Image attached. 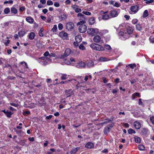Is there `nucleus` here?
Listing matches in <instances>:
<instances>
[{
	"label": "nucleus",
	"instance_id": "nucleus-1",
	"mask_svg": "<svg viewBox=\"0 0 154 154\" xmlns=\"http://www.w3.org/2000/svg\"><path fill=\"white\" fill-rule=\"evenodd\" d=\"M85 23V21L83 20L78 23L77 25H79V30L80 33H83L87 31V26L85 24H84Z\"/></svg>",
	"mask_w": 154,
	"mask_h": 154
},
{
	"label": "nucleus",
	"instance_id": "nucleus-2",
	"mask_svg": "<svg viewBox=\"0 0 154 154\" xmlns=\"http://www.w3.org/2000/svg\"><path fill=\"white\" fill-rule=\"evenodd\" d=\"M90 46L92 48L97 51H102L104 50V48L98 44L92 43L90 45Z\"/></svg>",
	"mask_w": 154,
	"mask_h": 154
},
{
	"label": "nucleus",
	"instance_id": "nucleus-3",
	"mask_svg": "<svg viewBox=\"0 0 154 154\" xmlns=\"http://www.w3.org/2000/svg\"><path fill=\"white\" fill-rule=\"evenodd\" d=\"M99 32V30L97 28H90L88 29L87 33L89 35L94 36L95 34H97Z\"/></svg>",
	"mask_w": 154,
	"mask_h": 154
},
{
	"label": "nucleus",
	"instance_id": "nucleus-4",
	"mask_svg": "<svg viewBox=\"0 0 154 154\" xmlns=\"http://www.w3.org/2000/svg\"><path fill=\"white\" fill-rule=\"evenodd\" d=\"M75 25L72 22H69L66 23L65 28L68 31H72L74 28Z\"/></svg>",
	"mask_w": 154,
	"mask_h": 154
},
{
	"label": "nucleus",
	"instance_id": "nucleus-5",
	"mask_svg": "<svg viewBox=\"0 0 154 154\" xmlns=\"http://www.w3.org/2000/svg\"><path fill=\"white\" fill-rule=\"evenodd\" d=\"M71 53V50L69 48L66 49L65 51V52L64 54L61 56V58H62L65 57H67Z\"/></svg>",
	"mask_w": 154,
	"mask_h": 154
},
{
	"label": "nucleus",
	"instance_id": "nucleus-6",
	"mask_svg": "<svg viewBox=\"0 0 154 154\" xmlns=\"http://www.w3.org/2000/svg\"><path fill=\"white\" fill-rule=\"evenodd\" d=\"M71 7L75 10V12L76 13H79L82 11L81 9L78 8V6L77 5H72L71 6Z\"/></svg>",
	"mask_w": 154,
	"mask_h": 154
},
{
	"label": "nucleus",
	"instance_id": "nucleus-7",
	"mask_svg": "<svg viewBox=\"0 0 154 154\" xmlns=\"http://www.w3.org/2000/svg\"><path fill=\"white\" fill-rule=\"evenodd\" d=\"M130 9L132 12L136 13L138 10V7L136 5L133 6L131 7Z\"/></svg>",
	"mask_w": 154,
	"mask_h": 154
},
{
	"label": "nucleus",
	"instance_id": "nucleus-8",
	"mask_svg": "<svg viewBox=\"0 0 154 154\" xmlns=\"http://www.w3.org/2000/svg\"><path fill=\"white\" fill-rule=\"evenodd\" d=\"M118 15L117 11L114 10L111 11L110 12V15L112 17H116Z\"/></svg>",
	"mask_w": 154,
	"mask_h": 154
},
{
	"label": "nucleus",
	"instance_id": "nucleus-9",
	"mask_svg": "<svg viewBox=\"0 0 154 154\" xmlns=\"http://www.w3.org/2000/svg\"><path fill=\"white\" fill-rule=\"evenodd\" d=\"M134 126L135 128L137 129H139L141 127V124L138 121H135L134 123Z\"/></svg>",
	"mask_w": 154,
	"mask_h": 154
},
{
	"label": "nucleus",
	"instance_id": "nucleus-10",
	"mask_svg": "<svg viewBox=\"0 0 154 154\" xmlns=\"http://www.w3.org/2000/svg\"><path fill=\"white\" fill-rule=\"evenodd\" d=\"M59 35L63 39H65L67 36V34L66 32L62 31L60 33Z\"/></svg>",
	"mask_w": 154,
	"mask_h": 154
},
{
	"label": "nucleus",
	"instance_id": "nucleus-11",
	"mask_svg": "<svg viewBox=\"0 0 154 154\" xmlns=\"http://www.w3.org/2000/svg\"><path fill=\"white\" fill-rule=\"evenodd\" d=\"M101 39L100 36L99 35H96L93 38V40L94 42L96 43L99 42Z\"/></svg>",
	"mask_w": 154,
	"mask_h": 154
},
{
	"label": "nucleus",
	"instance_id": "nucleus-12",
	"mask_svg": "<svg viewBox=\"0 0 154 154\" xmlns=\"http://www.w3.org/2000/svg\"><path fill=\"white\" fill-rule=\"evenodd\" d=\"M85 64L83 62H81L78 63L76 67L78 68H81L85 66Z\"/></svg>",
	"mask_w": 154,
	"mask_h": 154
},
{
	"label": "nucleus",
	"instance_id": "nucleus-13",
	"mask_svg": "<svg viewBox=\"0 0 154 154\" xmlns=\"http://www.w3.org/2000/svg\"><path fill=\"white\" fill-rule=\"evenodd\" d=\"M85 146L87 148L91 149L94 146V144L91 142H88L86 144Z\"/></svg>",
	"mask_w": 154,
	"mask_h": 154
},
{
	"label": "nucleus",
	"instance_id": "nucleus-14",
	"mask_svg": "<svg viewBox=\"0 0 154 154\" xmlns=\"http://www.w3.org/2000/svg\"><path fill=\"white\" fill-rule=\"evenodd\" d=\"M99 60L101 62H105L109 60V59L105 57H100L99 58Z\"/></svg>",
	"mask_w": 154,
	"mask_h": 154
},
{
	"label": "nucleus",
	"instance_id": "nucleus-15",
	"mask_svg": "<svg viewBox=\"0 0 154 154\" xmlns=\"http://www.w3.org/2000/svg\"><path fill=\"white\" fill-rule=\"evenodd\" d=\"M89 24V25H92L95 22V19L94 17H92L89 19L88 20Z\"/></svg>",
	"mask_w": 154,
	"mask_h": 154
},
{
	"label": "nucleus",
	"instance_id": "nucleus-16",
	"mask_svg": "<svg viewBox=\"0 0 154 154\" xmlns=\"http://www.w3.org/2000/svg\"><path fill=\"white\" fill-rule=\"evenodd\" d=\"M26 20L27 22L30 23H33L34 21L33 19L30 17H27Z\"/></svg>",
	"mask_w": 154,
	"mask_h": 154
},
{
	"label": "nucleus",
	"instance_id": "nucleus-17",
	"mask_svg": "<svg viewBox=\"0 0 154 154\" xmlns=\"http://www.w3.org/2000/svg\"><path fill=\"white\" fill-rule=\"evenodd\" d=\"M110 18V16L108 14H105L103 15L102 19L104 20H107Z\"/></svg>",
	"mask_w": 154,
	"mask_h": 154
},
{
	"label": "nucleus",
	"instance_id": "nucleus-18",
	"mask_svg": "<svg viewBox=\"0 0 154 154\" xmlns=\"http://www.w3.org/2000/svg\"><path fill=\"white\" fill-rule=\"evenodd\" d=\"M35 34L34 32H31L29 35V38L30 40H32L34 39Z\"/></svg>",
	"mask_w": 154,
	"mask_h": 154
},
{
	"label": "nucleus",
	"instance_id": "nucleus-19",
	"mask_svg": "<svg viewBox=\"0 0 154 154\" xmlns=\"http://www.w3.org/2000/svg\"><path fill=\"white\" fill-rule=\"evenodd\" d=\"M26 34V32L24 31L23 30H20L18 32V34L19 35V36L20 37H23Z\"/></svg>",
	"mask_w": 154,
	"mask_h": 154
},
{
	"label": "nucleus",
	"instance_id": "nucleus-20",
	"mask_svg": "<svg viewBox=\"0 0 154 154\" xmlns=\"http://www.w3.org/2000/svg\"><path fill=\"white\" fill-rule=\"evenodd\" d=\"M75 40L77 42H80L82 40V37L80 35H77L75 38Z\"/></svg>",
	"mask_w": 154,
	"mask_h": 154
},
{
	"label": "nucleus",
	"instance_id": "nucleus-21",
	"mask_svg": "<svg viewBox=\"0 0 154 154\" xmlns=\"http://www.w3.org/2000/svg\"><path fill=\"white\" fill-rule=\"evenodd\" d=\"M110 129V128L107 126L104 128V132L105 134H107L109 132Z\"/></svg>",
	"mask_w": 154,
	"mask_h": 154
},
{
	"label": "nucleus",
	"instance_id": "nucleus-22",
	"mask_svg": "<svg viewBox=\"0 0 154 154\" xmlns=\"http://www.w3.org/2000/svg\"><path fill=\"white\" fill-rule=\"evenodd\" d=\"M94 65V62L91 61H89L87 64V66L89 68L93 66Z\"/></svg>",
	"mask_w": 154,
	"mask_h": 154
},
{
	"label": "nucleus",
	"instance_id": "nucleus-23",
	"mask_svg": "<svg viewBox=\"0 0 154 154\" xmlns=\"http://www.w3.org/2000/svg\"><path fill=\"white\" fill-rule=\"evenodd\" d=\"M133 32V29L131 27H129L127 28V32L130 35L132 34Z\"/></svg>",
	"mask_w": 154,
	"mask_h": 154
},
{
	"label": "nucleus",
	"instance_id": "nucleus-24",
	"mask_svg": "<svg viewBox=\"0 0 154 154\" xmlns=\"http://www.w3.org/2000/svg\"><path fill=\"white\" fill-rule=\"evenodd\" d=\"M60 18L61 20H63L66 19L67 17V15L65 14H61L60 16Z\"/></svg>",
	"mask_w": 154,
	"mask_h": 154
},
{
	"label": "nucleus",
	"instance_id": "nucleus-25",
	"mask_svg": "<svg viewBox=\"0 0 154 154\" xmlns=\"http://www.w3.org/2000/svg\"><path fill=\"white\" fill-rule=\"evenodd\" d=\"M79 147H76L75 148L73 149L71 151V154H75L77 151L79 149Z\"/></svg>",
	"mask_w": 154,
	"mask_h": 154
},
{
	"label": "nucleus",
	"instance_id": "nucleus-26",
	"mask_svg": "<svg viewBox=\"0 0 154 154\" xmlns=\"http://www.w3.org/2000/svg\"><path fill=\"white\" fill-rule=\"evenodd\" d=\"M11 12L13 13L16 14L17 12V10L15 8L13 7L11 9Z\"/></svg>",
	"mask_w": 154,
	"mask_h": 154
},
{
	"label": "nucleus",
	"instance_id": "nucleus-27",
	"mask_svg": "<svg viewBox=\"0 0 154 154\" xmlns=\"http://www.w3.org/2000/svg\"><path fill=\"white\" fill-rule=\"evenodd\" d=\"M148 16V11L147 10H145L143 13V18H145Z\"/></svg>",
	"mask_w": 154,
	"mask_h": 154
},
{
	"label": "nucleus",
	"instance_id": "nucleus-28",
	"mask_svg": "<svg viewBox=\"0 0 154 154\" xmlns=\"http://www.w3.org/2000/svg\"><path fill=\"white\" fill-rule=\"evenodd\" d=\"M134 138L135 139V141L136 143H140L141 139L140 137H135Z\"/></svg>",
	"mask_w": 154,
	"mask_h": 154
},
{
	"label": "nucleus",
	"instance_id": "nucleus-29",
	"mask_svg": "<svg viewBox=\"0 0 154 154\" xmlns=\"http://www.w3.org/2000/svg\"><path fill=\"white\" fill-rule=\"evenodd\" d=\"M44 29L42 28L39 31L38 34L40 36L42 37L43 35L42 32H43Z\"/></svg>",
	"mask_w": 154,
	"mask_h": 154
},
{
	"label": "nucleus",
	"instance_id": "nucleus-30",
	"mask_svg": "<svg viewBox=\"0 0 154 154\" xmlns=\"http://www.w3.org/2000/svg\"><path fill=\"white\" fill-rule=\"evenodd\" d=\"M138 149L140 150H143L145 149V147L143 145H140L138 146Z\"/></svg>",
	"mask_w": 154,
	"mask_h": 154
},
{
	"label": "nucleus",
	"instance_id": "nucleus-31",
	"mask_svg": "<svg viewBox=\"0 0 154 154\" xmlns=\"http://www.w3.org/2000/svg\"><path fill=\"white\" fill-rule=\"evenodd\" d=\"M57 29V26L56 25H54V26L53 27L51 31L54 32H56Z\"/></svg>",
	"mask_w": 154,
	"mask_h": 154
},
{
	"label": "nucleus",
	"instance_id": "nucleus-32",
	"mask_svg": "<svg viewBox=\"0 0 154 154\" xmlns=\"http://www.w3.org/2000/svg\"><path fill=\"white\" fill-rule=\"evenodd\" d=\"M128 132L130 134H131L132 133L135 134L136 133L135 131L133 129L130 128L128 130Z\"/></svg>",
	"mask_w": 154,
	"mask_h": 154
},
{
	"label": "nucleus",
	"instance_id": "nucleus-33",
	"mask_svg": "<svg viewBox=\"0 0 154 154\" xmlns=\"http://www.w3.org/2000/svg\"><path fill=\"white\" fill-rule=\"evenodd\" d=\"M9 25V22H5L3 23V24H2L1 25H2V27L3 28H5L8 26Z\"/></svg>",
	"mask_w": 154,
	"mask_h": 154
},
{
	"label": "nucleus",
	"instance_id": "nucleus-34",
	"mask_svg": "<svg viewBox=\"0 0 154 154\" xmlns=\"http://www.w3.org/2000/svg\"><path fill=\"white\" fill-rule=\"evenodd\" d=\"M11 112L8 111H6V115L8 117H11V116L12 115Z\"/></svg>",
	"mask_w": 154,
	"mask_h": 154
},
{
	"label": "nucleus",
	"instance_id": "nucleus-35",
	"mask_svg": "<svg viewBox=\"0 0 154 154\" xmlns=\"http://www.w3.org/2000/svg\"><path fill=\"white\" fill-rule=\"evenodd\" d=\"M63 25L61 23H60L58 24V29H59V30H61L63 29Z\"/></svg>",
	"mask_w": 154,
	"mask_h": 154
},
{
	"label": "nucleus",
	"instance_id": "nucleus-36",
	"mask_svg": "<svg viewBox=\"0 0 154 154\" xmlns=\"http://www.w3.org/2000/svg\"><path fill=\"white\" fill-rule=\"evenodd\" d=\"M10 9L8 8H5L4 10V12L6 14H8L10 12Z\"/></svg>",
	"mask_w": 154,
	"mask_h": 154
},
{
	"label": "nucleus",
	"instance_id": "nucleus-37",
	"mask_svg": "<svg viewBox=\"0 0 154 154\" xmlns=\"http://www.w3.org/2000/svg\"><path fill=\"white\" fill-rule=\"evenodd\" d=\"M67 75L66 74H63L61 77V79L65 80L66 79Z\"/></svg>",
	"mask_w": 154,
	"mask_h": 154
},
{
	"label": "nucleus",
	"instance_id": "nucleus-38",
	"mask_svg": "<svg viewBox=\"0 0 154 154\" xmlns=\"http://www.w3.org/2000/svg\"><path fill=\"white\" fill-rule=\"evenodd\" d=\"M136 28L138 30H140L141 29L142 27L139 24L136 25Z\"/></svg>",
	"mask_w": 154,
	"mask_h": 154
},
{
	"label": "nucleus",
	"instance_id": "nucleus-39",
	"mask_svg": "<svg viewBox=\"0 0 154 154\" xmlns=\"http://www.w3.org/2000/svg\"><path fill=\"white\" fill-rule=\"evenodd\" d=\"M79 48L82 50H85V48L82 44H81L79 47Z\"/></svg>",
	"mask_w": 154,
	"mask_h": 154
},
{
	"label": "nucleus",
	"instance_id": "nucleus-40",
	"mask_svg": "<svg viewBox=\"0 0 154 154\" xmlns=\"http://www.w3.org/2000/svg\"><path fill=\"white\" fill-rule=\"evenodd\" d=\"M104 48L106 49L109 50H110L111 49V48L110 46L108 45H105L104 46Z\"/></svg>",
	"mask_w": 154,
	"mask_h": 154
},
{
	"label": "nucleus",
	"instance_id": "nucleus-41",
	"mask_svg": "<svg viewBox=\"0 0 154 154\" xmlns=\"http://www.w3.org/2000/svg\"><path fill=\"white\" fill-rule=\"evenodd\" d=\"M131 68L133 69L134 67H135L136 66V64L135 63H133V64H129L128 65Z\"/></svg>",
	"mask_w": 154,
	"mask_h": 154
},
{
	"label": "nucleus",
	"instance_id": "nucleus-42",
	"mask_svg": "<svg viewBox=\"0 0 154 154\" xmlns=\"http://www.w3.org/2000/svg\"><path fill=\"white\" fill-rule=\"evenodd\" d=\"M21 64L23 66H25L26 68H28L27 63L25 62H21Z\"/></svg>",
	"mask_w": 154,
	"mask_h": 154
},
{
	"label": "nucleus",
	"instance_id": "nucleus-43",
	"mask_svg": "<svg viewBox=\"0 0 154 154\" xmlns=\"http://www.w3.org/2000/svg\"><path fill=\"white\" fill-rule=\"evenodd\" d=\"M13 1L12 0H9L8 1H5L4 2V4H12L13 3Z\"/></svg>",
	"mask_w": 154,
	"mask_h": 154
},
{
	"label": "nucleus",
	"instance_id": "nucleus-44",
	"mask_svg": "<svg viewBox=\"0 0 154 154\" xmlns=\"http://www.w3.org/2000/svg\"><path fill=\"white\" fill-rule=\"evenodd\" d=\"M82 13L83 14H84L86 15H91V14L90 12H87V11H83L82 12Z\"/></svg>",
	"mask_w": 154,
	"mask_h": 154
},
{
	"label": "nucleus",
	"instance_id": "nucleus-45",
	"mask_svg": "<svg viewBox=\"0 0 154 154\" xmlns=\"http://www.w3.org/2000/svg\"><path fill=\"white\" fill-rule=\"evenodd\" d=\"M53 2L50 0H49L47 2V4L48 5H50L53 4Z\"/></svg>",
	"mask_w": 154,
	"mask_h": 154
},
{
	"label": "nucleus",
	"instance_id": "nucleus-46",
	"mask_svg": "<svg viewBox=\"0 0 154 154\" xmlns=\"http://www.w3.org/2000/svg\"><path fill=\"white\" fill-rule=\"evenodd\" d=\"M113 6L115 7H116L117 8L119 7L120 6V4L119 3H118L117 2H116L115 3L114 5H113Z\"/></svg>",
	"mask_w": 154,
	"mask_h": 154
},
{
	"label": "nucleus",
	"instance_id": "nucleus-47",
	"mask_svg": "<svg viewBox=\"0 0 154 154\" xmlns=\"http://www.w3.org/2000/svg\"><path fill=\"white\" fill-rule=\"evenodd\" d=\"M110 121V120H107L106 121H105L104 122H103L100 124L103 125L104 124H106L108 122H109Z\"/></svg>",
	"mask_w": 154,
	"mask_h": 154
},
{
	"label": "nucleus",
	"instance_id": "nucleus-48",
	"mask_svg": "<svg viewBox=\"0 0 154 154\" xmlns=\"http://www.w3.org/2000/svg\"><path fill=\"white\" fill-rule=\"evenodd\" d=\"M132 96H134V97L135 96H137L138 97H140V94L138 93H134V94H133L132 95Z\"/></svg>",
	"mask_w": 154,
	"mask_h": 154
},
{
	"label": "nucleus",
	"instance_id": "nucleus-49",
	"mask_svg": "<svg viewBox=\"0 0 154 154\" xmlns=\"http://www.w3.org/2000/svg\"><path fill=\"white\" fill-rule=\"evenodd\" d=\"M150 119L152 123L154 124V116H152L150 117Z\"/></svg>",
	"mask_w": 154,
	"mask_h": 154
},
{
	"label": "nucleus",
	"instance_id": "nucleus-50",
	"mask_svg": "<svg viewBox=\"0 0 154 154\" xmlns=\"http://www.w3.org/2000/svg\"><path fill=\"white\" fill-rule=\"evenodd\" d=\"M37 45L39 48H43V46H42V44L40 43L37 44Z\"/></svg>",
	"mask_w": 154,
	"mask_h": 154
},
{
	"label": "nucleus",
	"instance_id": "nucleus-51",
	"mask_svg": "<svg viewBox=\"0 0 154 154\" xmlns=\"http://www.w3.org/2000/svg\"><path fill=\"white\" fill-rule=\"evenodd\" d=\"M54 5L55 7H58L60 6L59 4L57 2H55L54 3Z\"/></svg>",
	"mask_w": 154,
	"mask_h": 154
},
{
	"label": "nucleus",
	"instance_id": "nucleus-52",
	"mask_svg": "<svg viewBox=\"0 0 154 154\" xmlns=\"http://www.w3.org/2000/svg\"><path fill=\"white\" fill-rule=\"evenodd\" d=\"M119 35L121 36H123L124 35V33L123 32L121 31L118 33Z\"/></svg>",
	"mask_w": 154,
	"mask_h": 154
},
{
	"label": "nucleus",
	"instance_id": "nucleus-53",
	"mask_svg": "<svg viewBox=\"0 0 154 154\" xmlns=\"http://www.w3.org/2000/svg\"><path fill=\"white\" fill-rule=\"evenodd\" d=\"M49 53L48 51H46L45 52V53L44 54V55L46 57H48L49 56Z\"/></svg>",
	"mask_w": 154,
	"mask_h": 154
},
{
	"label": "nucleus",
	"instance_id": "nucleus-54",
	"mask_svg": "<svg viewBox=\"0 0 154 154\" xmlns=\"http://www.w3.org/2000/svg\"><path fill=\"white\" fill-rule=\"evenodd\" d=\"M42 59L47 60L49 61H51V60L48 57H44L43 59L42 58Z\"/></svg>",
	"mask_w": 154,
	"mask_h": 154
},
{
	"label": "nucleus",
	"instance_id": "nucleus-55",
	"mask_svg": "<svg viewBox=\"0 0 154 154\" xmlns=\"http://www.w3.org/2000/svg\"><path fill=\"white\" fill-rule=\"evenodd\" d=\"M77 16L80 18L81 17H83V15L81 13H79L77 14Z\"/></svg>",
	"mask_w": 154,
	"mask_h": 154
},
{
	"label": "nucleus",
	"instance_id": "nucleus-56",
	"mask_svg": "<svg viewBox=\"0 0 154 154\" xmlns=\"http://www.w3.org/2000/svg\"><path fill=\"white\" fill-rule=\"evenodd\" d=\"M123 125L125 128H128L129 126V125L128 123H123Z\"/></svg>",
	"mask_w": 154,
	"mask_h": 154
},
{
	"label": "nucleus",
	"instance_id": "nucleus-57",
	"mask_svg": "<svg viewBox=\"0 0 154 154\" xmlns=\"http://www.w3.org/2000/svg\"><path fill=\"white\" fill-rule=\"evenodd\" d=\"M53 116L52 115H50L48 116H47L46 117V119H50Z\"/></svg>",
	"mask_w": 154,
	"mask_h": 154
},
{
	"label": "nucleus",
	"instance_id": "nucleus-58",
	"mask_svg": "<svg viewBox=\"0 0 154 154\" xmlns=\"http://www.w3.org/2000/svg\"><path fill=\"white\" fill-rule=\"evenodd\" d=\"M139 104L140 105H143V103L141 99H139Z\"/></svg>",
	"mask_w": 154,
	"mask_h": 154
},
{
	"label": "nucleus",
	"instance_id": "nucleus-59",
	"mask_svg": "<svg viewBox=\"0 0 154 154\" xmlns=\"http://www.w3.org/2000/svg\"><path fill=\"white\" fill-rule=\"evenodd\" d=\"M126 18L127 20H128L130 18V16L127 15H125L124 16Z\"/></svg>",
	"mask_w": 154,
	"mask_h": 154
},
{
	"label": "nucleus",
	"instance_id": "nucleus-60",
	"mask_svg": "<svg viewBox=\"0 0 154 154\" xmlns=\"http://www.w3.org/2000/svg\"><path fill=\"white\" fill-rule=\"evenodd\" d=\"M85 16L83 15V17H81L80 18V20H85Z\"/></svg>",
	"mask_w": 154,
	"mask_h": 154
},
{
	"label": "nucleus",
	"instance_id": "nucleus-61",
	"mask_svg": "<svg viewBox=\"0 0 154 154\" xmlns=\"http://www.w3.org/2000/svg\"><path fill=\"white\" fill-rule=\"evenodd\" d=\"M19 10L21 11H22L25 10V8L24 7H21L20 8Z\"/></svg>",
	"mask_w": 154,
	"mask_h": 154
},
{
	"label": "nucleus",
	"instance_id": "nucleus-62",
	"mask_svg": "<svg viewBox=\"0 0 154 154\" xmlns=\"http://www.w3.org/2000/svg\"><path fill=\"white\" fill-rule=\"evenodd\" d=\"M47 22L48 23H50L51 22V17L48 18L47 20Z\"/></svg>",
	"mask_w": 154,
	"mask_h": 154
},
{
	"label": "nucleus",
	"instance_id": "nucleus-63",
	"mask_svg": "<svg viewBox=\"0 0 154 154\" xmlns=\"http://www.w3.org/2000/svg\"><path fill=\"white\" fill-rule=\"evenodd\" d=\"M48 11V10L47 9H45L42 10V12L45 14Z\"/></svg>",
	"mask_w": 154,
	"mask_h": 154
},
{
	"label": "nucleus",
	"instance_id": "nucleus-64",
	"mask_svg": "<svg viewBox=\"0 0 154 154\" xmlns=\"http://www.w3.org/2000/svg\"><path fill=\"white\" fill-rule=\"evenodd\" d=\"M30 113V112L29 111H26L23 113L24 115L29 114Z\"/></svg>",
	"mask_w": 154,
	"mask_h": 154
}]
</instances>
